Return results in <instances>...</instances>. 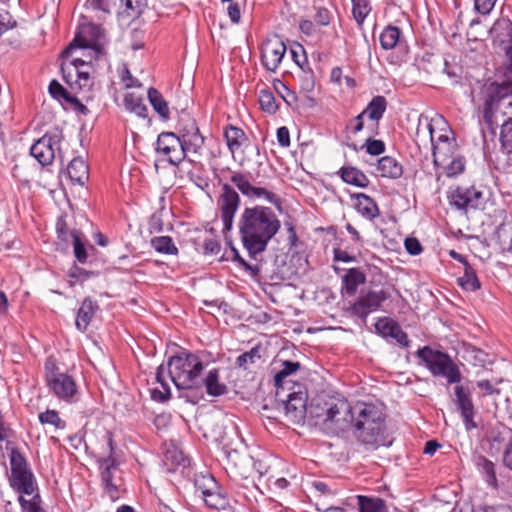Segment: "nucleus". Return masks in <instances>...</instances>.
Listing matches in <instances>:
<instances>
[{"label":"nucleus","instance_id":"nucleus-1","mask_svg":"<svg viewBox=\"0 0 512 512\" xmlns=\"http://www.w3.org/2000/svg\"><path fill=\"white\" fill-rule=\"evenodd\" d=\"M280 227L281 223L275 212L262 205L244 208L238 222L243 246L251 257L265 251Z\"/></svg>","mask_w":512,"mask_h":512},{"label":"nucleus","instance_id":"nucleus-2","mask_svg":"<svg viewBox=\"0 0 512 512\" xmlns=\"http://www.w3.org/2000/svg\"><path fill=\"white\" fill-rule=\"evenodd\" d=\"M346 419L347 429L352 427L356 438L364 445L377 448L387 444L385 415L380 405L367 402L349 405Z\"/></svg>","mask_w":512,"mask_h":512},{"label":"nucleus","instance_id":"nucleus-3","mask_svg":"<svg viewBox=\"0 0 512 512\" xmlns=\"http://www.w3.org/2000/svg\"><path fill=\"white\" fill-rule=\"evenodd\" d=\"M204 366L200 358L182 351L168 361V373L178 389H195L201 386Z\"/></svg>","mask_w":512,"mask_h":512},{"label":"nucleus","instance_id":"nucleus-4","mask_svg":"<svg viewBox=\"0 0 512 512\" xmlns=\"http://www.w3.org/2000/svg\"><path fill=\"white\" fill-rule=\"evenodd\" d=\"M307 413L334 432L347 430L346 418L349 415V403L344 399H315L308 406Z\"/></svg>","mask_w":512,"mask_h":512},{"label":"nucleus","instance_id":"nucleus-5","mask_svg":"<svg viewBox=\"0 0 512 512\" xmlns=\"http://www.w3.org/2000/svg\"><path fill=\"white\" fill-rule=\"evenodd\" d=\"M416 356L433 376L444 377L448 383H459L461 381V372L448 354L424 346L417 350Z\"/></svg>","mask_w":512,"mask_h":512},{"label":"nucleus","instance_id":"nucleus-6","mask_svg":"<svg viewBox=\"0 0 512 512\" xmlns=\"http://www.w3.org/2000/svg\"><path fill=\"white\" fill-rule=\"evenodd\" d=\"M11 475L10 487L20 495H31L37 492L38 485L35 476L28 466L26 458L16 448L10 453Z\"/></svg>","mask_w":512,"mask_h":512},{"label":"nucleus","instance_id":"nucleus-7","mask_svg":"<svg viewBox=\"0 0 512 512\" xmlns=\"http://www.w3.org/2000/svg\"><path fill=\"white\" fill-rule=\"evenodd\" d=\"M45 374L47 385L54 395L59 399L71 402L78 391L74 378L61 372L52 357L45 362Z\"/></svg>","mask_w":512,"mask_h":512},{"label":"nucleus","instance_id":"nucleus-8","mask_svg":"<svg viewBox=\"0 0 512 512\" xmlns=\"http://www.w3.org/2000/svg\"><path fill=\"white\" fill-rule=\"evenodd\" d=\"M230 182L238 191L249 199H264L268 203L281 209L282 200L279 195L266 187L255 186L249 180V175L240 171H233L230 176Z\"/></svg>","mask_w":512,"mask_h":512},{"label":"nucleus","instance_id":"nucleus-9","mask_svg":"<svg viewBox=\"0 0 512 512\" xmlns=\"http://www.w3.org/2000/svg\"><path fill=\"white\" fill-rule=\"evenodd\" d=\"M433 151L435 166L446 164L449 158L459 153L458 145L454 137L450 136V129H443L436 135L431 122L427 124Z\"/></svg>","mask_w":512,"mask_h":512},{"label":"nucleus","instance_id":"nucleus-10","mask_svg":"<svg viewBox=\"0 0 512 512\" xmlns=\"http://www.w3.org/2000/svg\"><path fill=\"white\" fill-rule=\"evenodd\" d=\"M63 140L62 132L54 129L46 132L30 148V154L43 166L52 164L56 152H60V144Z\"/></svg>","mask_w":512,"mask_h":512},{"label":"nucleus","instance_id":"nucleus-11","mask_svg":"<svg viewBox=\"0 0 512 512\" xmlns=\"http://www.w3.org/2000/svg\"><path fill=\"white\" fill-rule=\"evenodd\" d=\"M389 297L390 294L385 289L379 291L362 290L348 311L352 316L361 318L365 322L369 314L379 310L382 303Z\"/></svg>","mask_w":512,"mask_h":512},{"label":"nucleus","instance_id":"nucleus-12","mask_svg":"<svg viewBox=\"0 0 512 512\" xmlns=\"http://www.w3.org/2000/svg\"><path fill=\"white\" fill-rule=\"evenodd\" d=\"M241 198L236 189L229 183L221 185L217 197V208L220 212L224 230L230 231L233 227L234 217L239 209Z\"/></svg>","mask_w":512,"mask_h":512},{"label":"nucleus","instance_id":"nucleus-13","mask_svg":"<svg viewBox=\"0 0 512 512\" xmlns=\"http://www.w3.org/2000/svg\"><path fill=\"white\" fill-rule=\"evenodd\" d=\"M155 151L174 166H179L185 160L180 136L173 132H162L158 135Z\"/></svg>","mask_w":512,"mask_h":512},{"label":"nucleus","instance_id":"nucleus-14","mask_svg":"<svg viewBox=\"0 0 512 512\" xmlns=\"http://www.w3.org/2000/svg\"><path fill=\"white\" fill-rule=\"evenodd\" d=\"M180 139L185 153V159L190 162H197L203 155L205 138L194 120L180 130Z\"/></svg>","mask_w":512,"mask_h":512},{"label":"nucleus","instance_id":"nucleus-15","mask_svg":"<svg viewBox=\"0 0 512 512\" xmlns=\"http://www.w3.org/2000/svg\"><path fill=\"white\" fill-rule=\"evenodd\" d=\"M286 53V45L279 36L267 39L261 50L263 66L271 72H275L281 64Z\"/></svg>","mask_w":512,"mask_h":512},{"label":"nucleus","instance_id":"nucleus-16","mask_svg":"<svg viewBox=\"0 0 512 512\" xmlns=\"http://www.w3.org/2000/svg\"><path fill=\"white\" fill-rule=\"evenodd\" d=\"M455 402L461 413L464 426L467 431H471L477 427L474 422V405L471 399V392L463 385H457L454 388Z\"/></svg>","mask_w":512,"mask_h":512},{"label":"nucleus","instance_id":"nucleus-17","mask_svg":"<svg viewBox=\"0 0 512 512\" xmlns=\"http://www.w3.org/2000/svg\"><path fill=\"white\" fill-rule=\"evenodd\" d=\"M285 415L292 423H300L304 421L307 414V393L299 389L288 395V399L284 402Z\"/></svg>","mask_w":512,"mask_h":512},{"label":"nucleus","instance_id":"nucleus-18","mask_svg":"<svg viewBox=\"0 0 512 512\" xmlns=\"http://www.w3.org/2000/svg\"><path fill=\"white\" fill-rule=\"evenodd\" d=\"M216 439L219 441L227 461L235 467L238 466L241 461V454L238 449L240 441L236 429L230 427L229 431H223Z\"/></svg>","mask_w":512,"mask_h":512},{"label":"nucleus","instance_id":"nucleus-19","mask_svg":"<svg viewBox=\"0 0 512 512\" xmlns=\"http://www.w3.org/2000/svg\"><path fill=\"white\" fill-rule=\"evenodd\" d=\"M483 92L485 94L484 115L486 117L500 100L512 95V82H492L484 87Z\"/></svg>","mask_w":512,"mask_h":512},{"label":"nucleus","instance_id":"nucleus-20","mask_svg":"<svg viewBox=\"0 0 512 512\" xmlns=\"http://www.w3.org/2000/svg\"><path fill=\"white\" fill-rule=\"evenodd\" d=\"M482 193L475 188H456L451 195V204L457 209H476L481 202Z\"/></svg>","mask_w":512,"mask_h":512},{"label":"nucleus","instance_id":"nucleus-21","mask_svg":"<svg viewBox=\"0 0 512 512\" xmlns=\"http://www.w3.org/2000/svg\"><path fill=\"white\" fill-rule=\"evenodd\" d=\"M366 282V275L359 268H350L342 277V293L354 296L360 285Z\"/></svg>","mask_w":512,"mask_h":512},{"label":"nucleus","instance_id":"nucleus-22","mask_svg":"<svg viewBox=\"0 0 512 512\" xmlns=\"http://www.w3.org/2000/svg\"><path fill=\"white\" fill-rule=\"evenodd\" d=\"M98 308L99 306L96 301H93L90 297L85 298L77 313L75 322L77 329L85 331L90 325Z\"/></svg>","mask_w":512,"mask_h":512},{"label":"nucleus","instance_id":"nucleus-23","mask_svg":"<svg viewBox=\"0 0 512 512\" xmlns=\"http://www.w3.org/2000/svg\"><path fill=\"white\" fill-rule=\"evenodd\" d=\"M355 198V208L364 218L373 220L379 216V208L376 202L364 193H357L352 196Z\"/></svg>","mask_w":512,"mask_h":512},{"label":"nucleus","instance_id":"nucleus-24","mask_svg":"<svg viewBox=\"0 0 512 512\" xmlns=\"http://www.w3.org/2000/svg\"><path fill=\"white\" fill-rule=\"evenodd\" d=\"M67 174L72 182L84 185L89 178L88 165L81 157H75L67 167Z\"/></svg>","mask_w":512,"mask_h":512},{"label":"nucleus","instance_id":"nucleus-25","mask_svg":"<svg viewBox=\"0 0 512 512\" xmlns=\"http://www.w3.org/2000/svg\"><path fill=\"white\" fill-rule=\"evenodd\" d=\"M227 147L229 151L234 154L236 153L242 145L247 141V136L245 132L234 125H227L224 128L223 132Z\"/></svg>","mask_w":512,"mask_h":512},{"label":"nucleus","instance_id":"nucleus-26","mask_svg":"<svg viewBox=\"0 0 512 512\" xmlns=\"http://www.w3.org/2000/svg\"><path fill=\"white\" fill-rule=\"evenodd\" d=\"M206 392L213 397L225 395L228 392V387L220 381L219 369H211L206 377L202 379Z\"/></svg>","mask_w":512,"mask_h":512},{"label":"nucleus","instance_id":"nucleus-27","mask_svg":"<svg viewBox=\"0 0 512 512\" xmlns=\"http://www.w3.org/2000/svg\"><path fill=\"white\" fill-rule=\"evenodd\" d=\"M377 171L381 177L398 179L403 174L402 165L391 156H384L378 161Z\"/></svg>","mask_w":512,"mask_h":512},{"label":"nucleus","instance_id":"nucleus-28","mask_svg":"<svg viewBox=\"0 0 512 512\" xmlns=\"http://www.w3.org/2000/svg\"><path fill=\"white\" fill-rule=\"evenodd\" d=\"M381 48L392 50L402 44V31L394 25H387L379 36Z\"/></svg>","mask_w":512,"mask_h":512},{"label":"nucleus","instance_id":"nucleus-29","mask_svg":"<svg viewBox=\"0 0 512 512\" xmlns=\"http://www.w3.org/2000/svg\"><path fill=\"white\" fill-rule=\"evenodd\" d=\"M340 176L345 183L350 185L360 188H366L369 185L368 177L356 167H342L340 169Z\"/></svg>","mask_w":512,"mask_h":512},{"label":"nucleus","instance_id":"nucleus-30","mask_svg":"<svg viewBox=\"0 0 512 512\" xmlns=\"http://www.w3.org/2000/svg\"><path fill=\"white\" fill-rule=\"evenodd\" d=\"M387 109V100L384 96L377 95L372 98L366 108L361 112L371 121L379 122Z\"/></svg>","mask_w":512,"mask_h":512},{"label":"nucleus","instance_id":"nucleus-31","mask_svg":"<svg viewBox=\"0 0 512 512\" xmlns=\"http://www.w3.org/2000/svg\"><path fill=\"white\" fill-rule=\"evenodd\" d=\"M475 465L477 469L485 476L488 485L496 487L497 476L495 471V464L485 456L478 455L475 458Z\"/></svg>","mask_w":512,"mask_h":512},{"label":"nucleus","instance_id":"nucleus-32","mask_svg":"<svg viewBox=\"0 0 512 512\" xmlns=\"http://www.w3.org/2000/svg\"><path fill=\"white\" fill-rule=\"evenodd\" d=\"M164 372V366L160 365L156 372V381L160 384L161 388L151 389V398L162 403L169 400L171 397L169 384L164 380Z\"/></svg>","mask_w":512,"mask_h":512},{"label":"nucleus","instance_id":"nucleus-33","mask_svg":"<svg viewBox=\"0 0 512 512\" xmlns=\"http://www.w3.org/2000/svg\"><path fill=\"white\" fill-rule=\"evenodd\" d=\"M124 106L126 110L135 113L139 117H147V106L145 105L143 98L135 93H127L125 95Z\"/></svg>","mask_w":512,"mask_h":512},{"label":"nucleus","instance_id":"nucleus-34","mask_svg":"<svg viewBox=\"0 0 512 512\" xmlns=\"http://www.w3.org/2000/svg\"><path fill=\"white\" fill-rule=\"evenodd\" d=\"M359 512H387L385 501L378 497L357 496Z\"/></svg>","mask_w":512,"mask_h":512},{"label":"nucleus","instance_id":"nucleus-35","mask_svg":"<svg viewBox=\"0 0 512 512\" xmlns=\"http://www.w3.org/2000/svg\"><path fill=\"white\" fill-rule=\"evenodd\" d=\"M458 284L466 291L474 292L480 289L481 284L476 271L470 264L464 267V275L458 278Z\"/></svg>","mask_w":512,"mask_h":512},{"label":"nucleus","instance_id":"nucleus-36","mask_svg":"<svg viewBox=\"0 0 512 512\" xmlns=\"http://www.w3.org/2000/svg\"><path fill=\"white\" fill-rule=\"evenodd\" d=\"M148 98L153 109L159 114V116L163 119H168L169 108L162 94L157 89L150 88L148 90Z\"/></svg>","mask_w":512,"mask_h":512},{"label":"nucleus","instance_id":"nucleus-37","mask_svg":"<svg viewBox=\"0 0 512 512\" xmlns=\"http://www.w3.org/2000/svg\"><path fill=\"white\" fill-rule=\"evenodd\" d=\"M499 140L501 151L510 158L512 156V117L501 125Z\"/></svg>","mask_w":512,"mask_h":512},{"label":"nucleus","instance_id":"nucleus-38","mask_svg":"<svg viewBox=\"0 0 512 512\" xmlns=\"http://www.w3.org/2000/svg\"><path fill=\"white\" fill-rule=\"evenodd\" d=\"M437 167L443 169V172L448 177H454L461 174L465 168V160L460 153L455 156L449 158L446 164H440Z\"/></svg>","mask_w":512,"mask_h":512},{"label":"nucleus","instance_id":"nucleus-39","mask_svg":"<svg viewBox=\"0 0 512 512\" xmlns=\"http://www.w3.org/2000/svg\"><path fill=\"white\" fill-rule=\"evenodd\" d=\"M205 502L206 506L211 509H223L228 505L227 497L220 491V488L212 490L201 497Z\"/></svg>","mask_w":512,"mask_h":512},{"label":"nucleus","instance_id":"nucleus-40","mask_svg":"<svg viewBox=\"0 0 512 512\" xmlns=\"http://www.w3.org/2000/svg\"><path fill=\"white\" fill-rule=\"evenodd\" d=\"M151 246L159 253L167 255H176L178 248L169 236H158L151 239Z\"/></svg>","mask_w":512,"mask_h":512},{"label":"nucleus","instance_id":"nucleus-41","mask_svg":"<svg viewBox=\"0 0 512 512\" xmlns=\"http://www.w3.org/2000/svg\"><path fill=\"white\" fill-rule=\"evenodd\" d=\"M31 499H26L24 495L18 496V503L23 512H46L42 507V498L39 494V489L34 494H31Z\"/></svg>","mask_w":512,"mask_h":512},{"label":"nucleus","instance_id":"nucleus-42","mask_svg":"<svg viewBox=\"0 0 512 512\" xmlns=\"http://www.w3.org/2000/svg\"><path fill=\"white\" fill-rule=\"evenodd\" d=\"M71 239L74 248V255L80 263H85L88 254L83 241V234L79 230H71Z\"/></svg>","mask_w":512,"mask_h":512},{"label":"nucleus","instance_id":"nucleus-43","mask_svg":"<svg viewBox=\"0 0 512 512\" xmlns=\"http://www.w3.org/2000/svg\"><path fill=\"white\" fill-rule=\"evenodd\" d=\"M352 13L355 21L361 26L371 12L369 0H351Z\"/></svg>","mask_w":512,"mask_h":512},{"label":"nucleus","instance_id":"nucleus-44","mask_svg":"<svg viewBox=\"0 0 512 512\" xmlns=\"http://www.w3.org/2000/svg\"><path fill=\"white\" fill-rule=\"evenodd\" d=\"M195 487L200 492V497L217 488L215 478L210 474L197 475L195 478Z\"/></svg>","mask_w":512,"mask_h":512},{"label":"nucleus","instance_id":"nucleus-45","mask_svg":"<svg viewBox=\"0 0 512 512\" xmlns=\"http://www.w3.org/2000/svg\"><path fill=\"white\" fill-rule=\"evenodd\" d=\"M166 464L171 466H187L189 459L177 447L168 448L164 454Z\"/></svg>","mask_w":512,"mask_h":512},{"label":"nucleus","instance_id":"nucleus-46","mask_svg":"<svg viewBox=\"0 0 512 512\" xmlns=\"http://www.w3.org/2000/svg\"><path fill=\"white\" fill-rule=\"evenodd\" d=\"M41 424H48L54 426L56 429H65L66 422L62 420L59 416V413L56 410H46L42 412L38 416Z\"/></svg>","mask_w":512,"mask_h":512},{"label":"nucleus","instance_id":"nucleus-47","mask_svg":"<svg viewBox=\"0 0 512 512\" xmlns=\"http://www.w3.org/2000/svg\"><path fill=\"white\" fill-rule=\"evenodd\" d=\"M398 326L399 324L396 321L388 317L379 318L375 323L377 333L384 338L392 337Z\"/></svg>","mask_w":512,"mask_h":512},{"label":"nucleus","instance_id":"nucleus-48","mask_svg":"<svg viewBox=\"0 0 512 512\" xmlns=\"http://www.w3.org/2000/svg\"><path fill=\"white\" fill-rule=\"evenodd\" d=\"M259 104L261 109L268 113H275L278 109L274 94L267 89L259 91Z\"/></svg>","mask_w":512,"mask_h":512},{"label":"nucleus","instance_id":"nucleus-49","mask_svg":"<svg viewBox=\"0 0 512 512\" xmlns=\"http://www.w3.org/2000/svg\"><path fill=\"white\" fill-rule=\"evenodd\" d=\"M299 369V362H293L289 360L284 361L282 363V368L274 376L276 386H280L286 377L295 373Z\"/></svg>","mask_w":512,"mask_h":512},{"label":"nucleus","instance_id":"nucleus-50","mask_svg":"<svg viewBox=\"0 0 512 512\" xmlns=\"http://www.w3.org/2000/svg\"><path fill=\"white\" fill-rule=\"evenodd\" d=\"M266 477V473H260L259 480L262 481ZM265 483L269 490L273 492H280L285 490L289 486V481L284 477L276 478L273 475L268 476L265 479Z\"/></svg>","mask_w":512,"mask_h":512},{"label":"nucleus","instance_id":"nucleus-51","mask_svg":"<svg viewBox=\"0 0 512 512\" xmlns=\"http://www.w3.org/2000/svg\"><path fill=\"white\" fill-rule=\"evenodd\" d=\"M147 0H121V3L125 5L124 12L128 17H137L139 16L144 7L146 6Z\"/></svg>","mask_w":512,"mask_h":512},{"label":"nucleus","instance_id":"nucleus-52","mask_svg":"<svg viewBox=\"0 0 512 512\" xmlns=\"http://www.w3.org/2000/svg\"><path fill=\"white\" fill-rule=\"evenodd\" d=\"M260 347L255 346L250 351L239 355L236 359V364L246 369L248 363H255L256 359H260Z\"/></svg>","mask_w":512,"mask_h":512},{"label":"nucleus","instance_id":"nucleus-53","mask_svg":"<svg viewBox=\"0 0 512 512\" xmlns=\"http://www.w3.org/2000/svg\"><path fill=\"white\" fill-rule=\"evenodd\" d=\"M362 148H365L369 155L378 156L384 153L385 143L382 140L368 138Z\"/></svg>","mask_w":512,"mask_h":512},{"label":"nucleus","instance_id":"nucleus-54","mask_svg":"<svg viewBox=\"0 0 512 512\" xmlns=\"http://www.w3.org/2000/svg\"><path fill=\"white\" fill-rule=\"evenodd\" d=\"M100 467L102 469V481L105 485L112 481V469L116 467L115 460L111 456L105 458L100 462Z\"/></svg>","mask_w":512,"mask_h":512},{"label":"nucleus","instance_id":"nucleus-55","mask_svg":"<svg viewBox=\"0 0 512 512\" xmlns=\"http://www.w3.org/2000/svg\"><path fill=\"white\" fill-rule=\"evenodd\" d=\"M50 94L56 99H65L72 102L74 98L66 91V89L56 80H53L49 85Z\"/></svg>","mask_w":512,"mask_h":512},{"label":"nucleus","instance_id":"nucleus-56","mask_svg":"<svg viewBox=\"0 0 512 512\" xmlns=\"http://www.w3.org/2000/svg\"><path fill=\"white\" fill-rule=\"evenodd\" d=\"M497 234L502 249L512 253V228H500Z\"/></svg>","mask_w":512,"mask_h":512},{"label":"nucleus","instance_id":"nucleus-57","mask_svg":"<svg viewBox=\"0 0 512 512\" xmlns=\"http://www.w3.org/2000/svg\"><path fill=\"white\" fill-rule=\"evenodd\" d=\"M233 252V261L237 262L239 266H241L246 272H248L251 276H257L260 272V269L257 265H251L247 261H245L236 249L232 250Z\"/></svg>","mask_w":512,"mask_h":512},{"label":"nucleus","instance_id":"nucleus-58","mask_svg":"<svg viewBox=\"0 0 512 512\" xmlns=\"http://www.w3.org/2000/svg\"><path fill=\"white\" fill-rule=\"evenodd\" d=\"M496 2L497 0H474V7L478 13L487 15L492 11Z\"/></svg>","mask_w":512,"mask_h":512},{"label":"nucleus","instance_id":"nucleus-59","mask_svg":"<svg viewBox=\"0 0 512 512\" xmlns=\"http://www.w3.org/2000/svg\"><path fill=\"white\" fill-rule=\"evenodd\" d=\"M404 245L406 251L413 256L419 255L423 250L419 240L413 237L406 238Z\"/></svg>","mask_w":512,"mask_h":512},{"label":"nucleus","instance_id":"nucleus-60","mask_svg":"<svg viewBox=\"0 0 512 512\" xmlns=\"http://www.w3.org/2000/svg\"><path fill=\"white\" fill-rule=\"evenodd\" d=\"M364 115L362 113L358 114L356 117L350 120L347 125V129H350L352 133L357 134L362 131L364 128Z\"/></svg>","mask_w":512,"mask_h":512},{"label":"nucleus","instance_id":"nucleus-61","mask_svg":"<svg viewBox=\"0 0 512 512\" xmlns=\"http://www.w3.org/2000/svg\"><path fill=\"white\" fill-rule=\"evenodd\" d=\"M277 141L281 147L290 146V133L287 127L282 126L277 129Z\"/></svg>","mask_w":512,"mask_h":512},{"label":"nucleus","instance_id":"nucleus-62","mask_svg":"<svg viewBox=\"0 0 512 512\" xmlns=\"http://www.w3.org/2000/svg\"><path fill=\"white\" fill-rule=\"evenodd\" d=\"M334 261H340L345 263L354 262L356 257L350 255L347 251L342 250L341 248H334L333 250Z\"/></svg>","mask_w":512,"mask_h":512},{"label":"nucleus","instance_id":"nucleus-63","mask_svg":"<svg viewBox=\"0 0 512 512\" xmlns=\"http://www.w3.org/2000/svg\"><path fill=\"white\" fill-rule=\"evenodd\" d=\"M16 26V21H12L8 12L0 13V36L9 29Z\"/></svg>","mask_w":512,"mask_h":512},{"label":"nucleus","instance_id":"nucleus-64","mask_svg":"<svg viewBox=\"0 0 512 512\" xmlns=\"http://www.w3.org/2000/svg\"><path fill=\"white\" fill-rule=\"evenodd\" d=\"M91 274H92L91 272H88L85 269L79 268L77 266H73L68 272V277L71 279H76V280H78V279L86 280L87 278L90 277Z\"/></svg>","mask_w":512,"mask_h":512}]
</instances>
